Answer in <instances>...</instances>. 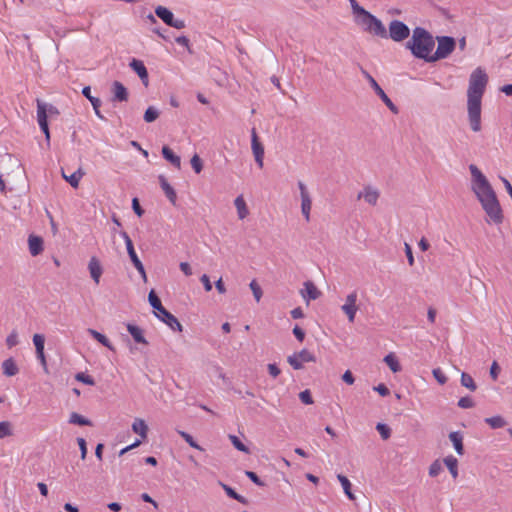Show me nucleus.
I'll return each mask as SVG.
<instances>
[{
    "instance_id": "nucleus-47",
    "label": "nucleus",
    "mask_w": 512,
    "mask_h": 512,
    "mask_svg": "<svg viewBox=\"0 0 512 512\" xmlns=\"http://www.w3.org/2000/svg\"><path fill=\"white\" fill-rule=\"evenodd\" d=\"M299 399L301 400L302 403H304L306 405H311L314 402L313 398H312V395H311V392L308 389H306L304 391H301L299 393Z\"/></svg>"
},
{
    "instance_id": "nucleus-44",
    "label": "nucleus",
    "mask_w": 512,
    "mask_h": 512,
    "mask_svg": "<svg viewBox=\"0 0 512 512\" xmlns=\"http://www.w3.org/2000/svg\"><path fill=\"white\" fill-rule=\"evenodd\" d=\"M191 166L195 173L199 174L203 169V163L198 154L193 155L190 160Z\"/></svg>"
},
{
    "instance_id": "nucleus-4",
    "label": "nucleus",
    "mask_w": 512,
    "mask_h": 512,
    "mask_svg": "<svg viewBox=\"0 0 512 512\" xmlns=\"http://www.w3.org/2000/svg\"><path fill=\"white\" fill-rule=\"evenodd\" d=\"M148 301L154 309L155 316L164 322L173 331L182 332L183 326L178 319L170 313L161 303L160 298L157 296L154 290H151L148 294Z\"/></svg>"
},
{
    "instance_id": "nucleus-15",
    "label": "nucleus",
    "mask_w": 512,
    "mask_h": 512,
    "mask_svg": "<svg viewBox=\"0 0 512 512\" xmlns=\"http://www.w3.org/2000/svg\"><path fill=\"white\" fill-rule=\"evenodd\" d=\"M379 191L371 186H366L363 191L358 194V199L364 198V200L370 205H376L379 199Z\"/></svg>"
},
{
    "instance_id": "nucleus-48",
    "label": "nucleus",
    "mask_w": 512,
    "mask_h": 512,
    "mask_svg": "<svg viewBox=\"0 0 512 512\" xmlns=\"http://www.w3.org/2000/svg\"><path fill=\"white\" fill-rule=\"evenodd\" d=\"M75 379L77 381L82 382V383L87 384V385H94L95 384V381H94V379L91 376H89V375H87L85 373H82V372L77 373L76 376H75Z\"/></svg>"
},
{
    "instance_id": "nucleus-13",
    "label": "nucleus",
    "mask_w": 512,
    "mask_h": 512,
    "mask_svg": "<svg viewBox=\"0 0 512 512\" xmlns=\"http://www.w3.org/2000/svg\"><path fill=\"white\" fill-rule=\"evenodd\" d=\"M129 66L139 76L143 85L147 87L149 85V74L144 63L141 60L132 59Z\"/></svg>"
},
{
    "instance_id": "nucleus-1",
    "label": "nucleus",
    "mask_w": 512,
    "mask_h": 512,
    "mask_svg": "<svg viewBox=\"0 0 512 512\" xmlns=\"http://www.w3.org/2000/svg\"><path fill=\"white\" fill-rule=\"evenodd\" d=\"M469 170L472 176V191L481 203L483 210L493 223H502L503 212L491 184L476 165L471 164Z\"/></svg>"
},
{
    "instance_id": "nucleus-54",
    "label": "nucleus",
    "mask_w": 512,
    "mask_h": 512,
    "mask_svg": "<svg viewBox=\"0 0 512 512\" xmlns=\"http://www.w3.org/2000/svg\"><path fill=\"white\" fill-rule=\"evenodd\" d=\"M500 366L498 365V363L496 361H493V363L491 364V367H490V371H489V374H490V377L495 381L497 380L498 376H499V373H500Z\"/></svg>"
},
{
    "instance_id": "nucleus-17",
    "label": "nucleus",
    "mask_w": 512,
    "mask_h": 512,
    "mask_svg": "<svg viewBox=\"0 0 512 512\" xmlns=\"http://www.w3.org/2000/svg\"><path fill=\"white\" fill-rule=\"evenodd\" d=\"M126 327H127V331L130 333V335L132 336V338L134 339V341L136 343L145 344V345L148 344V341L144 337V332L139 326L128 323L126 325Z\"/></svg>"
},
{
    "instance_id": "nucleus-39",
    "label": "nucleus",
    "mask_w": 512,
    "mask_h": 512,
    "mask_svg": "<svg viewBox=\"0 0 512 512\" xmlns=\"http://www.w3.org/2000/svg\"><path fill=\"white\" fill-rule=\"evenodd\" d=\"M13 435L12 424L9 421L0 422V439Z\"/></svg>"
},
{
    "instance_id": "nucleus-3",
    "label": "nucleus",
    "mask_w": 512,
    "mask_h": 512,
    "mask_svg": "<svg viewBox=\"0 0 512 512\" xmlns=\"http://www.w3.org/2000/svg\"><path fill=\"white\" fill-rule=\"evenodd\" d=\"M434 46L435 40L432 34L423 27L414 28L411 39L406 43V48L411 51L414 57L429 63H432L430 57Z\"/></svg>"
},
{
    "instance_id": "nucleus-45",
    "label": "nucleus",
    "mask_w": 512,
    "mask_h": 512,
    "mask_svg": "<svg viewBox=\"0 0 512 512\" xmlns=\"http://www.w3.org/2000/svg\"><path fill=\"white\" fill-rule=\"evenodd\" d=\"M250 289L252 290L253 296L257 302L260 301L263 292L259 284L256 282V280H252L250 283Z\"/></svg>"
},
{
    "instance_id": "nucleus-18",
    "label": "nucleus",
    "mask_w": 512,
    "mask_h": 512,
    "mask_svg": "<svg viewBox=\"0 0 512 512\" xmlns=\"http://www.w3.org/2000/svg\"><path fill=\"white\" fill-rule=\"evenodd\" d=\"M88 268L92 279L98 284L102 275V267L99 260L96 257H92L89 261Z\"/></svg>"
},
{
    "instance_id": "nucleus-20",
    "label": "nucleus",
    "mask_w": 512,
    "mask_h": 512,
    "mask_svg": "<svg viewBox=\"0 0 512 512\" xmlns=\"http://www.w3.org/2000/svg\"><path fill=\"white\" fill-rule=\"evenodd\" d=\"M304 287H305V292H306V294H304L302 292V296L304 298H307L308 300H316L321 296V292L319 291V289L315 286V284L313 282L306 281L304 283Z\"/></svg>"
},
{
    "instance_id": "nucleus-33",
    "label": "nucleus",
    "mask_w": 512,
    "mask_h": 512,
    "mask_svg": "<svg viewBox=\"0 0 512 512\" xmlns=\"http://www.w3.org/2000/svg\"><path fill=\"white\" fill-rule=\"evenodd\" d=\"M384 362L388 365L392 372L396 373L401 370V366L396 356L393 353H390L384 357Z\"/></svg>"
},
{
    "instance_id": "nucleus-9",
    "label": "nucleus",
    "mask_w": 512,
    "mask_h": 512,
    "mask_svg": "<svg viewBox=\"0 0 512 512\" xmlns=\"http://www.w3.org/2000/svg\"><path fill=\"white\" fill-rule=\"evenodd\" d=\"M387 35L395 42H402L410 35V28L400 20H392Z\"/></svg>"
},
{
    "instance_id": "nucleus-43",
    "label": "nucleus",
    "mask_w": 512,
    "mask_h": 512,
    "mask_svg": "<svg viewBox=\"0 0 512 512\" xmlns=\"http://www.w3.org/2000/svg\"><path fill=\"white\" fill-rule=\"evenodd\" d=\"M178 433L192 448L198 449L200 451L203 450V448L198 445L196 441H194L193 437L189 433L185 431H178Z\"/></svg>"
},
{
    "instance_id": "nucleus-23",
    "label": "nucleus",
    "mask_w": 512,
    "mask_h": 512,
    "mask_svg": "<svg viewBox=\"0 0 512 512\" xmlns=\"http://www.w3.org/2000/svg\"><path fill=\"white\" fill-rule=\"evenodd\" d=\"M132 430L142 439L145 440L147 438L148 426L143 419L136 418L132 424Z\"/></svg>"
},
{
    "instance_id": "nucleus-62",
    "label": "nucleus",
    "mask_w": 512,
    "mask_h": 512,
    "mask_svg": "<svg viewBox=\"0 0 512 512\" xmlns=\"http://www.w3.org/2000/svg\"><path fill=\"white\" fill-rule=\"evenodd\" d=\"M267 368H268L269 374L273 378L278 377L280 375V373H281V370L277 367L276 364H268Z\"/></svg>"
},
{
    "instance_id": "nucleus-46",
    "label": "nucleus",
    "mask_w": 512,
    "mask_h": 512,
    "mask_svg": "<svg viewBox=\"0 0 512 512\" xmlns=\"http://www.w3.org/2000/svg\"><path fill=\"white\" fill-rule=\"evenodd\" d=\"M33 343L35 345L36 352L44 350L45 337L42 334H34Z\"/></svg>"
},
{
    "instance_id": "nucleus-56",
    "label": "nucleus",
    "mask_w": 512,
    "mask_h": 512,
    "mask_svg": "<svg viewBox=\"0 0 512 512\" xmlns=\"http://www.w3.org/2000/svg\"><path fill=\"white\" fill-rule=\"evenodd\" d=\"M80 451H81V459L84 460L87 455V444L84 438L77 439Z\"/></svg>"
},
{
    "instance_id": "nucleus-50",
    "label": "nucleus",
    "mask_w": 512,
    "mask_h": 512,
    "mask_svg": "<svg viewBox=\"0 0 512 512\" xmlns=\"http://www.w3.org/2000/svg\"><path fill=\"white\" fill-rule=\"evenodd\" d=\"M245 475L257 486H265V483L259 478V476L253 471H245Z\"/></svg>"
},
{
    "instance_id": "nucleus-32",
    "label": "nucleus",
    "mask_w": 512,
    "mask_h": 512,
    "mask_svg": "<svg viewBox=\"0 0 512 512\" xmlns=\"http://www.w3.org/2000/svg\"><path fill=\"white\" fill-rule=\"evenodd\" d=\"M337 479L341 483V485L343 487V490H344V493L346 494V496L350 500H354L355 496H354V494L351 491V483H350L349 479L346 476L342 475V474H338L337 475Z\"/></svg>"
},
{
    "instance_id": "nucleus-58",
    "label": "nucleus",
    "mask_w": 512,
    "mask_h": 512,
    "mask_svg": "<svg viewBox=\"0 0 512 512\" xmlns=\"http://www.w3.org/2000/svg\"><path fill=\"white\" fill-rule=\"evenodd\" d=\"M405 254L410 266L414 265V256L412 252V248L408 243H405Z\"/></svg>"
},
{
    "instance_id": "nucleus-37",
    "label": "nucleus",
    "mask_w": 512,
    "mask_h": 512,
    "mask_svg": "<svg viewBox=\"0 0 512 512\" xmlns=\"http://www.w3.org/2000/svg\"><path fill=\"white\" fill-rule=\"evenodd\" d=\"M460 381L462 386H464L465 388L469 389L472 392L477 389V386L473 378L466 372H462Z\"/></svg>"
},
{
    "instance_id": "nucleus-6",
    "label": "nucleus",
    "mask_w": 512,
    "mask_h": 512,
    "mask_svg": "<svg viewBox=\"0 0 512 512\" xmlns=\"http://www.w3.org/2000/svg\"><path fill=\"white\" fill-rule=\"evenodd\" d=\"M438 46L434 54L430 57V61L436 62L447 58L455 49L456 41L450 36L437 37Z\"/></svg>"
},
{
    "instance_id": "nucleus-26",
    "label": "nucleus",
    "mask_w": 512,
    "mask_h": 512,
    "mask_svg": "<svg viewBox=\"0 0 512 512\" xmlns=\"http://www.w3.org/2000/svg\"><path fill=\"white\" fill-rule=\"evenodd\" d=\"M155 14L168 26L171 24L174 18L173 13L164 6L156 7Z\"/></svg>"
},
{
    "instance_id": "nucleus-30",
    "label": "nucleus",
    "mask_w": 512,
    "mask_h": 512,
    "mask_svg": "<svg viewBox=\"0 0 512 512\" xmlns=\"http://www.w3.org/2000/svg\"><path fill=\"white\" fill-rule=\"evenodd\" d=\"M47 105L37 99V120L39 125L48 124Z\"/></svg>"
},
{
    "instance_id": "nucleus-21",
    "label": "nucleus",
    "mask_w": 512,
    "mask_h": 512,
    "mask_svg": "<svg viewBox=\"0 0 512 512\" xmlns=\"http://www.w3.org/2000/svg\"><path fill=\"white\" fill-rule=\"evenodd\" d=\"M62 177L73 187L77 188L79 186L80 179L85 175V172L82 168H79L77 171L72 173L71 175H66L64 170H61Z\"/></svg>"
},
{
    "instance_id": "nucleus-59",
    "label": "nucleus",
    "mask_w": 512,
    "mask_h": 512,
    "mask_svg": "<svg viewBox=\"0 0 512 512\" xmlns=\"http://www.w3.org/2000/svg\"><path fill=\"white\" fill-rule=\"evenodd\" d=\"M200 281L202 282L206 292H210L212 290V283L206 274L201 276Z\"/></svg>"
},
{
    "instance_id": "nucleus-36",
    "label": "nucleus",
    "mask_w": 512,
    "mask_h": 512,
    "mask_svg": "<svg viewBox=\"0 0 512 512\" xmlns=\"http://www.w3.org/2000/svg\"><path fill=\"white\" fill-rule=\"evenodd\" d=\"M485 422L493 429L502 428L506 425V421L502 416H493L486 418Z\"/></svg>"
},
{
    "instance_id": "nucleus-7",
    "label": "nucleus",
    "mask_w": 512,
    "mask_h": 512,
    "mask_svg": "<svg viewBox=\"0 0 512 512\" xmlns=\"http://www.w3.org/2000/svg\"><path fill=\"white\" fill-rule=\"evenodd\" d=\"M361 73L367 79L370 86L374 90V92L380 97V99L385 103V105L389 108V110L393 114H398L399 110L397 106L391 101V99L387 96L384 90L379 86L377 81L367 72L364 68L361 67Z\"/></svg>"
},
{
    "instance_id": "nucleus-57",
    "label": "nucleus",
    "mask_w": 512,
    "mask_h": 512,
    "mask_svg": "<svg viewBox=\"0 0 512 512\" xmlns=\"http://www.w3.org/2000/svg\"><path fill=\"white\" fill-rule=\"evenodd\" d=\"M373 390L378 392L383 397L388 396L390 394V390L387 388L385 384H379L373 387Z\"/></svg>"
},
{
    "instance_id": "nucleus-34",
    "label": "nucleus",
    "mask_w": 512,
    "mask_h": 512,
    "mask_svg": "<svg viewBox=\"0 0 512 512\" xmlns=\"http://www.w3.org/2000/svg\"><path fill=\"white\" fill-rule=\"evenodd\" d=\"M69 422L80 426H92V422L89 419L76 412L71 413Z\"/></svg>"
},
{
    "instance_id": "nucleus-27",
    "label": "nucleus",
    "mask_w": 512,
    "mask_h": 512,
    "mask_svg": "<svg viewBox=\"0 0 512 512\" xmlns=\"http://www.w3.org/2000/svg\"><path fill=\"white\" fill-rule=\"evenodd\" d=\"M3 373L8 377L15 376L19 369L13 358H8L2 363Z\"/></svg>"
},
{
    "instance_id": "nucleus-52",
    "label": "nucleus",
    "mask_w": 512,
    "mask_h": 512,
    "mask_svg": "<svg viewBox=\"0 0 512 512\" xmlns=\"http://www.w3.org/2000/svg\"><path fill=\"white\" fill-rule=\"evenodd\" d=\"M432 373L439 384L443 385L447 382V377L444 375L440 368L433 369Z\"/></svg>"
},
{
    "instance_id": "nucleus-8",
    "label": "nucleus",
    "mask_w": 512,
    "mask_h": 512,
    "mask_svg": "<svg viewBox=\"0 0 512 512\" xmlns=\"http://www.w3.org/2000/svg\"><path fill=\"white\" fill-rule=\"evenodd\" d=\"M120 236L125 241L126 248H127V253L129 255V258H130L131 262L133 263V265L137 269V271L140 273V275L142 276L143 280L146 282L147 281V275H146V271H145L144 265L142 264L141 260L139 259V257L137 256V254L135 252V249H134L133 242H132L131 238L129 237V235L125 231H121L120 232Z\"/></svg>"
},
{
    "instance_id": "nucleus-64",
    "label": "nucleus",
    "mask_w": 512,
    "mask_h": 512,
    "mask_svg": "<svg viewBox=\"0 0 512 512\" xmlns=\"http://www.w3.org/2000/svg\"><path fill=\"white\" fill-rule=\"evenodd\" d=\"M170 27H173V28H176V29H183L185 28V21L182 20V19H175L173 18L171 24L169 25Z\"/></svg>"
},
{
    "instance_id": "nucleus-2",
    "label": "nucleus",
    "mask_w": 512,
    "mask_h": 512,
    "mask_svg": "<svg viewBox=\"0 0 512 512\" xmlns=\"http://www.w3.org/2000/svg\"><path fill=\"white\" fill-rule=\"evenodd\" d=\"M488 83V76L481 68L470 75L467 90V108L470 127L474 132L481 130V100Z\"/></svg>"
},
{
    "instance_id": "nucleus-40",
    "label": "nucleus",
    "mask_w": 512,
    "mask_h": 512,
    "mask_svg": "<svg viewBox=\"0 0 512 512\" xmlns=\"http://www.w3.org/2000/svg\"><path fill=\"white\" fill-rule=\"evenodd\" d=\"M229 439H230V441L232 442L233 446H234L237 450H239V451H241V452H244V453H247V454H249V453H250L249 448H248L246 445H244V444L241 442V440H240L237 436H235V435H229Z\"/></svg>"
},
{
    "instance_id": "nucleus-61",
    "label": "nucleus",
    "mask_w": 512,
    "mask_h": 512,
    "mask_svg": "<svg viewBox=\"0 0 512 512\" xmlns=\"http://www.w3.org/2000/svg\"><path fill=\"white\" fill-rule=\"evenodd\" d=\"M293 334L300 342H302L305 338V332L298 325L293 328Z\"/></svg>"
},
{
    "instance_id": "nucleus-14",
    "label": "nucleus",
    "mask_w": 512,
    "mask_h": 512,
    "mask_svg": "<svg viewBox=\"0 0 512 512\" xmlns=\"http://www.w3.org/2000/svg\"><path fill=\"white\" fill-rule=\"evenodd\" d=\"M112 101L113 102H126L129 98L127 88L119 81H114L112 84Z\"/></svg>"
},
{
    "instance_id": "nucleus-24",
    "label": "nucleus",
    "mask_w": 512,
    "mask_h": 512,
    "mask_svg": "<svg viewBox=\"0 0 512 512\" xmlns=\"http://www.w3.org/2000/svg\"><path fill=\"white\" fill-rule=\"evenodd\" d=\"M162 155L164 159L170 162L174 167L178 169L181 167L180 157L174 154V152L168 146L162 147Z\"/></svg>"
},
{
    "instance_id": "nucleus-16",
    "label": "nucleus",
    "mask_w": 512,
    "mask_h": 512,
    "mask_svg": "<svg viewBox=\"0 0 512 512\" xmlns=\"http://www.w3.org/2000/svg\"><path fill=\"white\" fill-rule=\"evenodd\" d=\"M28 245L32 256H37L43 251V239L40 236L30 235Z\"/></svg>"
},
{
    "instance_id": "nucleus-51",
    "label": "nucleus",
    "mask_w": 512,
    "mask_h": 512,
    "mask_svg": "<svg viewBox=\"0 0 512 512\" xmlns=\"http://www.w3.org/2000/svg\"><path fill=\"white\" fill-rule=\"evenodd\" d=\"M442 470V466L439 460L434 461L429 467V475L431 477H436Z\"/></svg>"
},
{
    "instance_id": "nucleus-42",
    "label": "nucleus",
    "mask_w": 512,
    "mask_h": 512,
    "mask_svg": "<svg viewBox=\"0 0 512 512\" xmlns=\"http://www.w3.org/2000/svg\"><path fill=\"white\" fill-rule=\"evenodd\" d=\"M376 430L379 432V434L381 435L382 439L384 440H387L390 438L391 436V429L388 425L384 424V423H378L376 425Z\"/></svg>"
},
{
    "instance_id": "nucleus-53",
    "label": "nucleus",
    "mask_w": 512,
    "mask_h": 512,
    "mask_svg": "<svg viewBox=\"0 0 512 512\" xmlns=\"http://www.w3.org/2000/svg\"><path fill=\"white\" fill-rule=\"evenodd\" d=\"M18 334L17 332L14 330L12 331L8 337L6 338V344L9 348H12L14 346H16L18 344Z\"/></svg>"
},
{
    "instance_id": "nucleus-38",
    "label": "nucleus",
    "mask_w": 512,
    "mask_h": 512,
    "mask_svg": "<svg viewBox=\"0 0 512 512\" xmlns=\"http://www.w3.org/2000/svg\"><path fill=\"white\" fill-rule=\"evenodd\" d=\"M159 111L154 106H149L144 113V121L147 123L154 122L159 117Z\"/></svg>"
},
{
    "instance_id": "nucleus-31",
    "label": "nucleus",
    "mask_w": 512,
    "mask_h": 512,
    "mask_svg": "<svg viewBox=\"0 0 512 512\" xmlns=\"http://www.w3.org/2000/svg\"><path fill=\"white\" fill-rule=\"evenodd\" d=\"M444 464L449 469V472L451 473L452 477L455 479L458 477V460L452 456L449 455L444 458Z\"/></svg>"
},
{
    "instance_id": "nucleus-55",
    "label": "nucleus",
    "mask_w": 512,
    "mask_h": 512,
    "mask_svg": "<svg viewBox=\"0 0 512 512\" xmlns=\"http://www.w3.org/2000/svg\"><path fill=\"white\" fill-rule=\"evenodd\" d=\"M132 209L138 217L144 214V209L140 206L138 198L132 199Z\"/></svg>"
},
{
    "instance_id": "nucleus-25",
    "label": "nucleus",
    "mask_w": 512,
    "mask_h": 512,
    "mask_svg": "<svg viewBox=\"0 0 512 512\" xmlns=\"http://www.w3.org/2000/svg\"><path fill=\"white\" fill-rule=\"evenodd\" d=\"M234 205L237 209L239 219L242 220L248 216L249 210L242 195L236 197V199L234 200Z\"/></svg>"
},
{
    "instance_id": "nucleus-10",
    "label": "nucleus",
    "mask_w": 512,
    "mask_h": 512,
    "mask_svg": "<svg viewBox=\"0 0 512 512\" xmlns=\"http://www.w3.org/2000/svg\"><path fill=\"white\" fill-rule=\"evenodd\" d=\"M287 362L293 367V369L300 370L303 368L304 362H316V357L307 349H302L301 351L288 356Z\"/></svg>"
},
{
    "instance_id": "nucleus-5",
    "label": "nucleus",
    "mask_w": 512,
    "mask_h": 512,
    "mask_svg": "<svg viewBox=\"0 0 512 512\" xmlns=\"http://www.w3.org/2000/svg\"><path fill=\"white\" fill-rule=\"evenodd\" d=\"M358 23L364 27V30L381 38H388L387 30L383 23L369 11L358 19Z\"/></svg>"
},
{
    "instance_id": "nucleus-12",
    "label": "nucleus",
    "mask_w": 512,
    "mask_h": 512,
    "mask_svg": "<svg viewBox=\"0 0 512 512\" xmlns=\"http://www.w3.org/2000/svg\"><path fill=\"white\" fill-rule=\"evenodd\" d=\"M251 147L257 165L259 168H262L264 159V147L259 141L255 128H253L251 131Z\"/></svg>"
},
{
    "instance_id": "nucleus-28",
    "label": "nucleus",
    "mask_w": 512,
    "mask_h": 512,
    "mask_svg": "<svg viewBox=\"0 0 512 512\" xmlns=\"http://www.w3.org/2000/svg\"><path fill=\"white\" fill-rule=\"evenodd\" d=\"M220 486L223 488V490L225 491V493L227 494V496H229L230 498L238 501L239 503L243 504V505H247L248 504V500L243 497L242 495L238 494L232 487H230L229 485L225 484V483H222L220 482Z\"/></svg>"
},
{
    "instance_id": "nucleus-60",
    "label": "nucleus",
    "mask_w": 512,
    "mask_h": 512,
    "mask_svg": "<svg viewBox=\"0 0 512 512\" xmlns=\"http://www.w3.org/2000/svg\"><path fill=\"white\" fill-rule=\"evenodd\" d=\"M342 380L348 385H352L355 382V378L350 370H346L342 375Z\"/></svg>"
},
{
    "instance_id": "nucleus-22",
    "label": "nucleus",
    "mask_w": 512,
    "mask_h": 512,
    "mask_svg": "<svg viewBox=\"0 0 512 512\" xmlns=\"http://www.w3.org/2000/svg\"><path fill=\"white\" fill-rule=\"evenodd\" d=\"M449 439L453 443L455 451L458 455L464 454L463 436L460 432L454 431L449 434Z\"/></svg>"
},
{
    "instance_id": "nucleus-35",
    "label": "nucleus",
    "mask_w": 512,
    "mask_h": 512,
    "mask_svg": "<svg viewBox=\"0 0 512 512\" xmlns=\"http://www.w3.org/2000/svg\"><path fill=\"white\" fill-rule=\"evenodd\" d=\"M312 207V200L309 197L301 198V212L307 221L310 220V211Z\"/></svg>"
},
{
    "instance_id": "nucleus-11",
    "label": "nucleus",
    "mask_w": 512,
    "mask_h": 512,
    "mask_svg": "<svg viewBox=\"0 0 512 512\" xmlns=\"http://www.w3.org/2000/svg\"><path fill=\"white\" fill-rule=\"evenodd\" d=\"M357 297L356 291L348 294L345 303L341 307V310L345 313L350 323L354 322L355 315L358 310V306L356 304Z\"/></svg>"
},
{
    "instance_id": "nucleus-63",
    "label": "nucleus",
    "mask_w": 512,
    "mask_h": 512,
    "mask_svg": "<svg viewBox=\"0 0 512 512\" xmlns=\"http://www.w3.org/2000/svg\"><path fill=\"white\" fill-rule=\"evenodd\" d=\"M180 270L186 275V276H190L192 275V269H191V266L189 263L187 262H181L180 265Z\"/></svg>"
},
{
    "instance_id": "nucleus-41",
    "label": "nucleus",
    "mask_w": 512,
    "mask_h": 512,
    "mask_svg": "<svg viewBox=\"0 0 512 512\" xmlns=\"http://www.w3.org/2000/svg\"><path fill=\"white\" fill-rule=\"evenodd\" d=\"M349 2L351 5L353 14L358 16V19H360L362 16H364L368 12L362 6H360L356 0H349Z\"/></svg>"
},
{
    "instance_id": "nucleus-49",
    "label": "nucleus",
    "mask_w": 512,
    "mask_h": 512,
    "mask_svg": "<svg viewBox=\"0 0 512 512\" xmlns=\"http://www.w3.org/2000/svg\"><path fill=\"white\" fill-rule=\"evenodd\" d=\"M475 403L472 398L465 396L459 399L458 406L463 409H468L474 407Z\"/></svg>"
},
{
    "instance_id": "nucleus-19",
    "label": "nucleus",
    "mask_w": 512,
    "mask_h": 512,
    "mask_svg": "<svg viewBox=\"0 0 512 512\" xmlns=\"http://www.w3.org/2000/svg\"><path fill=\"white\" fill-rule=\"evenodd\" d=\"M159 182L161 185V188L163 189L166 197L169 199V201L175 205L177 195L175 190L172 188V186L167 182L166 178L163 175L159 176Z\"/></svg>"
},
{
    "instance_id": "nucleus-29",
    "label": "nucleus",
    "mask_w": 512,
    "mask_h": 512,
    "mask_svg": "<svg viewBox=\"0 0 512 512\" xmlns=\"http://www.w3.org/2000/svg\"><path fill=\"white\" fill-rule=\"evenodd\" d=\"M88 333L99 343H101L103 346L108 348L111 351H115L114 346L111 344L109 339L102 333L94 330V329H88Z\"/></svg>"
}]
</instances>
